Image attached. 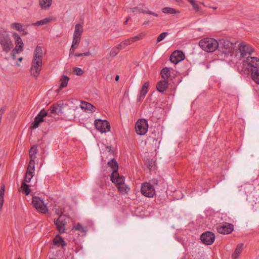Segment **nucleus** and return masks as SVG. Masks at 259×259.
I'll list each match as a JSON object with an SVG mask.
<instances>
[{"label":"nucleus","instance_id":"nucleus-1","mask_svg":"<svg viewBox=\"0 0 259 259\" xmlns=\"http://www.w3.org/2000/svg\"><path fill=\"white\" fill-rule=\"evenodd\" d=\"M43 52L41 46H37L34 50L31 66L30 69L31 74L37 77L41 69L42 64Z\"/></svg>","mask_w":259,"mask_h":259},{"label":"nucleus","instance_id":"nucleus-2","mask_svg":"<svg viewBox=\"0 0 259 259\" xmlns=\"http://www.w3.org/2000/svg\"><path fill=\"white\" fill-rule=\"evenodd\" d=\"M246 63L251 71V78L256 83L259 84V59L256 57H246Z\"/></svg>","mask_w":259,"mask_h":259},{"label":"nucleus","instance_id":"nucleus-3","mask_svg":"<svg viewBox=\"0 0 259 259\" xmlns=\"http://www.w3.org/2000/svg\"><path fill=\"white\" fill-rule=\"evenodd\" d=\"M199 46L206 52H213L218 47V41L214 38H205L199 41Z\"/></svg>","mask_w":259,"mask_h":259},{"label":"nucleus","instance_id":"nucleus-4","mask_svg":"<svg viewBox=\"0 0 259 259\" xmlns=\"http://www.w3.org/2000/svg\"><path fill=\"white\" fill-rule=\"evenodd\" d=\"M0 44L3 51L8 53L13 47L10 35L6 32H0Z\"/></svg>","mask_w":259,"mask_h":259},{"label":"nucleus","instance_id":"nucleus-5","mask_svg":"<svg viewBox=\"0 0 259 259\" xmlns=\"http://www.w3.org/2000/svg\"><path fill=\"white\" fill-rule=\"evenodd\" d=\"M148 122L145 119H140L136 122L135 130L137 134L145 135L148 130Z\"/></svg>","mask_w":259,"mask_h":259},{"label":"nucleus","instance_id":"nucleus-6","mask_svg":"<svg viewBox=\"0 0 259 259\" xmlns=\"http://www.w3.org/2000/svg\"><path fill=\"white\" fill-rule=\"evenodd\" d=\"M154 186L150 183H143L141 188L142 194L146 197H152L155 193Z\"/></svg>","mask_w":259,"mask_h":259},{"label":"nucleus","instance_id":"nucleus-7","mask_svg":"<svg viewBox=\"0 0 259 259\" xmlns=\"http://www.w3.org/2000/svg\"><path fill=\"white\" fill-rule=\"evenodd\" d=\"M94 124L96 128L101 133H106L110 130V123L106 120L96 119Z\"/></svg>","mask_w":259,"mask_h":259},{"label":"nucleus","instance_id":"nucleus-8","mask_svg":"<svg viewBox=\"0 0 259 259\" xmlns=\"http://www.w3.org/2000/svg\"><path fill=\"white\" fill-rule=\"evenodd\" d=\"M32 203L36 209L41 213H46L48 211L47 206L44 201L37 196H33Z\"/></svg>","mask_w":259,"mask_h":259},{"label":"nucleus","instance_id":"nucleus-9","mask_svg":"<svg viewBox=\"0 0 259 259\" xmlns=\"http://www.w3.org/2000/svg\"><path fill=\"white\" fill-rule=\"evenodd\" d=\"M66 218L65 215H60L56 220H54V224L60 233H63L65 231V226L67 223Z\"/></svg>","mask_w":259,"mask_h":259},{"label":"nucleus","instance_id":"nucleus-10","mask_svg":"<svg viewBox=\"0 0 259 259\" xmlns=\"http://www.w3.org/2000/svg\"><path fill=\"white\" fill-rule=\"evenodd\" d=\"M200 239L203 244L207 245H211L214 241L215 235L210 231H207L201 234Z\"/></svg>","mask_w":259,"mask_h":259},{"label":"nucleus","instance_id":"nucleus-11","mask_svg":"<svg viewBox=\"0 0 259 259\" xmlns=\"http://www.w3.org/2000/svg\"><path fill=\"white\" fill-rule=\"evenodd\" d=\"M232 44L228 40L224 39H220L219 41H218V47L217 49L226 53L225 51L230 52L232 51Z\"/></svg>","mask_w":259,"mask_h":259},{"label":"nucleus","instance_id":"nucleus-12","mask_svg":"<svg viewBox=\"0 0 259 259\" xmlns=\"http://www.w3.org/2000/svg\"><path fill=\"white\" fill-rule=\"evenodd\" d=\"M218 232L220 234H229L234 230V226L232 224L223 223L217 228Z\"/></svg>","mask_w":259,"mask_h":259},{"label":"nucleus","instance_id":"nucleus-13","mask_svg":"<svg viewBox=\"0 0 259 259\" xmlns=\"http://www.w3.org/2000/svg\"><path fill=\"white\" fill-rule=\"evenodd\" d=\"M48 115V112L45 110H41L39 114L35 117L32 123V127L36 128L38 127L39 124L44 121V118Z\"/></svg>","mask_w":259,"mask_h":259},{"label":"nucleus","instance_id":"nucleus-14","mask_svg":"<svg viewBox=\"0 0 259 259\" xmlns=\"http://www.w3.org/2000/svg\"><path fill=\"white\" fill-rule=\"evenodd\" d=\"M184 53L181 51H174L170 55L169 60L171 63L177 64L184 59Z\"/></svg>","mask_w":259,"mask_h":259},{"label":"nucleus","instance_id":"nucleus-15","mask_svg":"<svg viewBox=\"0 0 259 259\" xmlns=\"http://www.w3.org/2000/svg\"><path fill=\"white\" fill-rule=\"evenodd\" d=\"M13 36L15 40L16 47L14 49V51H16L17 54H19L22 52L23 49L24 44L19 35L15 32L13 34Z\"/></svg>","mask_w":259,"mask_h":259},{"label":"nucleus","instance_id":"nucleus-16","mask_svg":"<svg viewBox=\"0 0 259 259\" xmlns=\"http://www.w3.org/2000/svg\"><path fill=\"white\" fill-rule=\"evenodd\" d=\"M239 51L242 58L245 57L247 55H250L253 52L252 49L248 45L243 43L240 44Z\"/></svg>","mask_w":259,"mask_h":259},{"label":"nucleus","instance_id":"nucleus-17","mask_svg":"<svg viewBox=\"0 0 259 259\" xmlns=\"http://www.w3.org/2000/svg\"><path fill=\"white\" fill-rule=\"evenodd\" d=\"M130 10L133 13H136V12L141 13H143V14L151 15L155 17H158V14L157 13L152 12V11L149 10L147 9L139 8L138 7H135L134 8H130Z\"/></svg>","mask_w":259,"mask_h":259},{"label":"nucleus","instance_id":"nucleus-18","mask_svg":"<svg viewBox=\"0 0 259 259\" xmlns=\"http://www.w3.org/2000/svg\"><path fill=\"white\" fill-rule=\"evenodd\" d=\"M80 108L87 112L93 113L96 111V107L93 105L84 101H81Z\"/></svg>","mask_w":259,"mask_h":259},{"label":"nucleus","instance_id":"nucleus-19","mask_svg":"<svg viewBox=\"0 0 259 259\" xmlns=\"http://www.w3.org/2000/svg\"><path fill=\"white\" fill-rule=\"evenodd\" d=\"M117 175H114L113 174H111L110 177L111 181L114 183H116L118 186L124 184V177L123 176H119L118 172H116Z\"/></svg>","mask_w":259,"mask_h":259},{"label":"nucleus","instance_id":"nucleus-20","mask_svg":"<svg viewBox=\"0 0 259 259\" xmlns=\"http://www.w3.org/2000/svg\"><path fill=\"white\" fill-rule=\"evenodd\" d=\"M81 37L73 36V41L72 43V45L71 48L69 50V56L74 54L75 50L78 47L80 41Z\"/></svg>","mask_w":259,"mask_h":259},{"label":"nucleus","instance_id":"nucleus-21","mask_svg":"<svg viewBox=\"0 0 259 259\" xmlns=\"http://www.w3.org/2000/svg\"><path fill=\"white\" fill-rule=\"evenodd\" d=\"M168 83L166 80H163L157 82L156 85L157 90L161 93L163 92L168 88Z\"/></svg>","mask_w":259,"mask_h":259},{"label":"nucleus","instance_id":"nucleus-22","mask_svg":"<svg viewBox=\"0 0 259 259\" xmlns=\"http://www.w3.org/2000/svg\"><path fill=\"white\" fill-rule=\"evenodd\" d=\"M108 165L112 169V174H113V176L117 175L116 172H118V165L115 159L114 158L111 159V160L108 162Z\"/></svg>","mask_w":259,"mask_h":259},{"label":"nucleus","instance_id":"nucleus-23","mask_svg":"<svg viewBox=\"0 0 259 259\" xmlns=\"http://www.w3.org/2000/svg\"><path fill=\"white\" fill-rule=\"evenodd\" d=\"M53 243L58 246L64 247L67 244L65 243L64 239L59 235H57L53 239Z\"/></svg>","mask_w":259,"mask_h":259},{"label":"nucleus","instance_id":"nucleus-24","mask_svg":"<svg viewBox=\"0 0 259 259\" xmlns=\"http://www.w3.org/2000/svg\"><path fill=\"white\" fill-rule=\"evenodd\" d=\"M243 243H240L237 246L234 252L233 253L232 255V257L233 259H237L239 257V255L240 254L243 250Z\"/></svg>","mask_w":259,"mask_h":259},{"label":"nucleus","instance_id":"nucleus-25","mask_svg":"<svg viewBox=\"0 0 259 259\" xmlns=\"http://www.w3.org/2000/svg\"><path fill=\"white\" fill-rule=\"evenodd\" d=\"M149 82H146L142 86L140 92V95L139 97V100H142L144 98L148 91Z\"/></svg>","mask_w":259,"mask_h":259},{"label":"nucleus","instance_id":"nucleus-26","mask_svg":"<svg viewBox=\"0 0 259 259\" xmlns=\"http://www.w3.org/2000/svg\"><path fill=\"white\" fill-rule=\"evenodd\" d=\"M52 0H39V4L41 9L46 10L49 8L52 4Z\"/></svg>","mask_w":259,"mask_h":259},{"label":"nucleus","instance_id":"nucleus-27","mask_svg":"<svg viewBox=\"0 0 259 259\" xmlns=\"http://www.w3.org/2000/svg\"><path fill=\"white\" fill-rule=\"evenodd\" d=\"M83 28L82 25L77 24L75 26V30L73 33V36L81 37Z\"/></svg>","mask_w":259,"mask_h":259},{"label":"nucleus","instance_id":"nucleus-28","mask_svg":"<svg viewBox=\"0 0 259 259\" xmlns=\"http://www.w3.org/2000/svg\"><path fill=\"white\" fill-rule=\"evenodd\" d=\"M119 192L122 194H127L130 190V188L125 184L117 186Z\"/></svg>","mask_w":259,"mask_h":259},{"label":"nucleus","instance_id":"nucleus-29","mask_svg":"<svg viewBox=\"0 0 259 259\" xmlns=\"http://www.w3.org/2000/svg\"><path fill=\"white\" fill-rule=\"evenodd\" d=\"M162 12L165 14H179L180 12L175 9L170 7H165L162 9Z\"/></svg>","mask_w":259,"mask_h":259},{"label":"nucleus","instance_id":"nucleus-30","mask_svg":"<svg viewBox=\"0 0 259 259\" xmlns=\"http://www.w3.org/2000/svg\"><path fill=\"white\" fill-rule=\"evenodd\" d=\"M34 164L35 161L34 160L30 159L27 168V174H34Z\"/></svg>","mask_w":259,"mask_h":259},{"label":"nucleus","instance_id":"nucleus-31","mask_svg":"<svg viewBox=\"0 0 259 259\" xmlns=\"http://www.w3.org/2000/svg\"><path fill=\"white\" fill-rule=\"evenodd\" d=\"M69 80V77L66 75H63L60 78V81L61 82L59 88L60 89H62L66 87H67L68 81Z\"/></svg>","mask_w":259,"mask_h":259},{"label":"nucleus","instance_id":"nucleus-32","mask_svg":"<svg viewBox=\"0 0 259 259\" xmlns=\"http://www.w3.org/2000/svg\"><path fill=\"white\" fill-rule=\"evenodd\" d=\"M160 74L161 77L164 80H166V79L168 78L170 76L169 69L167 67L164 68L163 69H162Z\"/></svg>","mask_w":259,"mask_h":259},{"label":"nucleus","instance_id":"nucleus-33","mask_svg":"<svg viewBox=\"0 0 259 259\" xmlns=\"http://www.w3.org/2000/svg\"><path fill=\"white\" fill-rule=\"evenodd\" d=\"M50 113L59 114L61 111V108L59 105H53L50 108Z\"/></svg>","mask_w":259,"mask_h":259},{"label":"nucleus","instance_id":"nucleus-34","mask_svg":"<svg viewBox=\"0 0 259 259\" xmlns=\"http://www.w3.org/2000/svg\"><path fill=\"white\" fill-rule=\"evenodd\" d=\"M51 19H50L49 18H46L42 20L37 21L35 23H32V25H33V26L44 25L49 23L50 22H51Z\"/></svg>","mask_w":259,"mask_h":259},{"label":"nucleus","instance_id":"nucleus-35","mask_svg":"<svg viewBox=\"0 0 259 259\" xmlns=\"http://www.w3.org/2000/svg\"><path fill=\"white\" fill-rule=\"evenodd\" d=\"M11 27L20 32H23V25L20 23H13L11 24Z\"/></svg>","mask_w":259,"mask_h":259},{"label":"nucleus","instance_id":"nucleus-36","mask_svg":"<svg viewBox=\"0 0 259 259\" xmlns=\"http://www.w3.org/2000/svg\"><path fill=\"white\" fill-rule=\"evenodd\" d=\"M37 148L33 146L32 147L29 151V155L30 159L35 160V154L37 153Z\"/></svg>","mask_w":259,"mask_h":259},{"label":"nucleus","instance_id":"nucleus-37","mask_svg":"<svg viewBox=\"0 0 259 259\" xmlns=\"http://www.w3.org/2000/svg\"><path fill=\"white\" fill-rule=\"evenodd\" d=\"M121 47H119V45L117 47L113 48L110 52V56L112 57H115L118 54L120 50H121Z\"/></svg>","mask_w":259,"mask_h":259},{"label":"nucleus","instance_id":"nucleus-38","mask_svg":"<svg viewBox=\"0 0 259 259\" xmlns=\"http://www.w3.org/2000/svg\"><path fill=\"white\" fill-rule=\"evenodd\" d=\"M29 185L25 184V182H23L21 185V188H22V191L26 195H28L31 191L29 189Z\"/></svg>","mask_w":259,"mask_h":259},{"label":"nucleus","instance_id":"nucleus-39","mask_svg":"<svg viewBox=\"0 0 259 259\" xmlns=\"http://www.w3.org/2000/svg\"><path fill=\"white\" fill-rule=\"evenodd\" d=\"M133 43V41L131 38V37L124 40L122 42H121L120 44H119V47H121L122 48H124L125 46L130 45Z\"/></svg>","mask_w":259,"mask_h":259},{"label":"nucleus","instance_id":"nucleus-40","mask_svg":"<svg viewBox=\"0 0 259 259\" xmlns=\"http://www.w3.org/2000/svg\"><path fill=\"white\" fill-rule=\"evenodd\" d=\"M73 229L75 231H78L81 233H85L87 231L86 229L79 223L76 224V225L73 227Z\"/></svg>","mask_w":259,"mask_h":259},{"label":"nucleus","instance_id":"nucleus-41","mask_svg":"<svg viewBox=\"0 0 259 259\" xmlns=\"http://www.w3.org/2000/svg\"><path fill=\"white\" fill-rule=\"evenodd\" d=\"M145 36V34L143 33H141L137 35H136L134 37H132L131 38L133 41V42L140 40L143 39Z\"/></svg>","mask_w":259,"mask_h":259},{"label":"nucleus","instance_id":"nucleus-42","mask_svg":"<svg viewBox=\"0 0 259 259\" xmlns=\"http://www.w3.org/2000/svg\"><path fill=\"white\" fill-rule=\"evenodd\" d=\"M193 9L195 11V12L196 13H201L202 11H201V9H200L199 5L198 4H197L195 2V1L194 2H193V3H192V4H191Z\"/></svg>","mask_w":259,"mask_h":259},{"label":"nucleus","instance_id":"nucleus-43","mask_svg":"<svg viewBox=\"0 0 259 259\" xmlns=\"http://www.w3.org/2000/svg\"><path fill=\"white\" fill-rule=\"evenodd\" d=\"M168 35L167 32H162L161 33L157 38V42H159L164 39L165 37Z\"/></svg>","mask_w":259,"mask_h":259},{"label":"nucleus","instance_id":"nucleus-44","mask_svg":"<svg viewBox=\"0 0 259 259\" xmlns=\"http://www.w3.org/2000/svg\"><path fill=\"white\" fill-rule=\"evenodd\" d=\"M33 176H34V174H27V172H26L25 176V178H24V181L23 182H25V184L26 183H29L31 181V179L33 177Z\"/></svg>","mask_w":259,"mask_h":259},{"label":"nucleus","instance_id":"nucleus-45","mask_svg":"<svg viewBox=\"0 0 259 259\" xmlns=\"http://www.w3.org/2000/svg\"><path fill=\"white\" fill-rule=\"evenodd\" d=\"M5 191V186L4 184L2 185L0 189V199H4V194Z\"/></svg>","mask_w":259,"mask_h":259},{"label":"nucleus","instance_id":"nucleus-46","mask_svg":"<svg viewBox=\"0 0 259 259\" xmlns=\"http://www.w3.org/2000/svg\"><path fill=\"white\" fill-rule=\"evenodd\" d=\"M74 72L77 75H81L83 74V71L80 68L75 67L74 68Z\"/></svg>","mask_w":259,"mask_h":259},{"label":"nucleus","instance_id":"nucleus-47","mask_svg":"<svg viewBox=\"0 0 259 259\" xmlns=\"http://www.w3.org/2000/svg\"><path fill=\"white\" fill-rule=\"evenodd\" d=\"M151 184L154 186V185H157L158 184V181L157 180H156V179H154V180H151Z\"/></svg>","mask_w":259,"mask_h":259},{"label":"nucleus","instance_id":"nucleus-48","mask_svg":"<svg viewBox=\"0 0 259 259\" xmlns=\"http://www.w3.org/2000/svg\"><path fill=\"white\" fill-rule=\"evenodd\" d=\"M15 54H17L16 51H14V49H13L11 53V56L13 60H15L16 59Z\"/></svg>","mask_w":259,"mask_h":259},{"label":"nucleus","instance_id":"nucleus-49","mask_svg":"<svg viewBox=\"0 0 259 259\" xmlns=\"http://www.w3.org/2000/svg\"><path fill=\"white\" fill-rule=\"evenodd\" d=\"M112 79V76L111 74H107L106 77V79L107 81H111Z\"/></svg>","mask_w":259,"mask_h":259},{"label":"nucleus","instance_id":"nucleus-50","mask_svg":"<svg viewBox=\"0 0 259 259\" xmlns=\"http://www.w3.org/2000/svg\"><path fill=\"white\" fill-rule=\"evenodd\" d=\"M154 165V162L151 161V163L148 164V167L149 169L151 170L153 168V166Z\"/></svg>","mask_w":259,"mask_h":259},{"label":"nucleus","instance_id":"nucleus-51","mask_svg":"<svg viewBox=\"0 0 259 259\" xmlns=\"http://www.w3.org/2000/svg\"><path fill=\"white\" fill-rule=\"evenodd\" d=\"M91 53L90 52H87L85 53H81L82 56H89L91 55Z\"/></svg>","mask_w":259,"mask_h":259},{"label":"nucleus","instance_id":"nucleus-52","mask_svg":"<svg viewBox=\"0 0 259 259\" xmlns=\"http://www.w3.org/2000/svg\"><path fill=\"white\" fill-rule=\"evenodd\" d=\"M107 149L108 150V152L110 153H113V150L112 147H107Z\"/></svg>","mask_w":259,"mask_h":259},{"label":"nucleus","instance_id":"nucleus-53","mask_svg":"<svg viewBox=\"0 0 259 259\" xmlns=\"http://www.w3.org/2000/svg\"><path fill=\"white\" fill-rule=\"evenodd\" d=\"M73 54L74 55V56L75 57H82L81 53H75V54L74 53Z\"/></svg>","mask_w":259,"mask_h":259},{"label":"nucleus","instance_id":"nucleus-54","mask_svg":"<svg viewBox=\"0 0 259 259\" xmlns=\"http://www.w3.org/2000/svg\"><path fill=\"white\" fill-rule=\"evenodd\" d=\"M150 20H147V21H145L143 23V25H148V24L150 23Z\"/></svg>","mask_w":259,"mask_h":259},{"label":"nucleus","instance_id":"nucleus-55","mask_svg":"<svg viewBox=\"0 0 259 259\" xmlns=\"http://www.w3.org/2000/svg\"><path fill=\"white\" fill-rule=\"evenodd\" d=\"M119 79V76L117 75L116 76H115V81H118Z\"/></svg>","mask_w":259,"mask_h":259},{"label":"nucleus","instance_id":"nucleus-56","mask_svg":"<svg viewBox=\"0 0 259 259\" xmlns=\"http://www.w3.org/2000/svg\"><path fill=\"white\" fill-rule=\"evenodd\" d=\"M188 1H189L190 4H192L195 0H188Z\"/></svg>","mask_w":259,"mask_h":259},{"label":"nucleus","instance_id":"nucleus-57","mask_svg":"<svg viewBox=\"0 0 259 259\" xmlns=\"http://www.w3.org/2000/svg\"><path fill=\"white\" fill-rule=\"evenodd\" d=\"M23 60V58L22 57H20L18 59V61H20V62H21L22 60Z\"/></svg>","mask_w":259,"mask_h":259},{"label":"nucleus","instance_id":"nucleus-58","mask_svg":"<svg viewBox=\"0 0 259 259\" xmlns=\"http://www.w3.org/2000/svg\"><path fill=\"white\" fill-rule=\"evenodd\" d=\"M153 142H155V143H157V140H156V139H153Z\"/></svg>","mask_w":259,"mask_h":259},{"label":"nucleus","instance_id":"nucleus-59","mask_svg":"<svg viewBox=\"0 0 259 259\" xmlns=\"http://www.w3.org/2000/svg\"><path fill=\"white\" fill-rule=\"evenodd\" d=\"M127 20H126L124 22V24H126L127 23Z\"/></svg>","mask_w":259,"mask_h":259},{"label":"nucleus","instance_id":"nucleus-60","mask_svg":"<svg viewBox=\"0 0 259 259\" xmlns=\"http://www.w3.org/2000/svg\"><path fill=\"white\" fill-rule=\"evenodd\" d=\"M131 19L130 17H128L126 20H127V21Z\"/></svg>","mask_w":259,"mask_h":259},{"label":"nucleus","instance_id":"nucleus-61","mask_svg":"<svg viewBox=\"0 0 259 259\" xmlns=\"http://www.w3.org/2000/svg\"><path fill=\"white\" fill-rule=\"evenodd\" d=\"M212 8L213 9V10H216L217 9V7H212Z\"/></svg>","mask_w":259,"mask_h":259},{"label":"nucleus","instance_id":"nucleus-62","mask_svg":"<svg viewBox=\"0 0 259 259\" xmlns=\"http://www.w3.org/2000/svg\"><path fill=\"white\" fill-rule=\"evenodd\" d=\"M203 6H205V4L204 3H202Z\"/></svg>","mask_w":259,"mask_h":259},{"label":"nucleus","instance_id":"nucleus-63","mask_svg":"<svg viewBox=\"0 0 259 259\" xmlns=\"http://www.w3.org/2000/svg\"><path fill=\"white\" fill-rule=\"evenodd\" d=\"M203 6H205V4L204 3H202Z\"/></svg>","mask_w":259,"mask_h":259},{"label":"nucleus","instance_id":"nucleus-64","mask_svg":"<svg viewBox=\"0 0 259 259\" xmlns=\"http://www.w3.org/2000/svg\"><path fill=\"white\" fill-rule=\"evenodd\" d=\"M18 259H21L20 257L18 258Z\"/></svg>","mask_w":259,"mask_h":259}]
</instances>
